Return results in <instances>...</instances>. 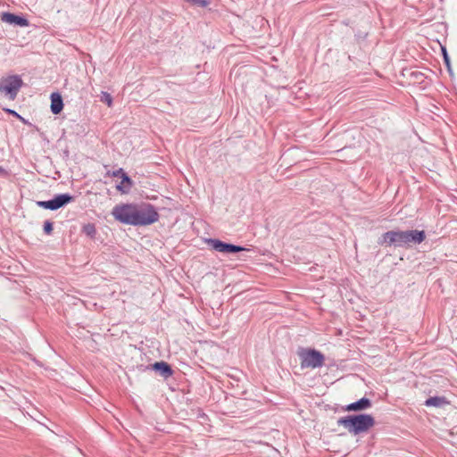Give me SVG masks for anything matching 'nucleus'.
Returning a JSON list of instances; mask_svg holds the SVG:
<instances>
[{"label": "nucleus", "mask_w": 457, "mask_h": 457, "mask_svg": "<svg viewBox=\"0 0 457 457\" xmlns=\"http://www.w3.org/2000/svg\"><path fill=\"white\" fill-rule=\"evenodd\" d=\"M136 204H116L112 210L115 220L121 224L134 226Z\"/></svg>", "instance_id": "20e7f679"}, {"label": "nucleus", "mask_w": 457, "mask_h": 457, "mask_svg": "<svg viewBox=\"0 0 457 457\" xmlns=\"http://www.w3.org/2000/svg\"><path fill=\"white\" fill-rule=\"evenodd\" d=\"M37 205L41 207V208H43V209L50 210L51 211L49 200H46V201H37Z\"/></svg>", "instance_id": "aec40b11"}, {"label": "nucleus", "mask_w": 457, "mask_h": 457, "mask_svg": "<svg viewBox=\"0 0 457 457\" xmlns=\"http://www.w3.org/2000/svg\"><path fill=\"white\" fill-rule=\"evenodd\" d=\"M50 99V109L52 113L59 114L63 109V101L62 96L57 92H54L51 94Z\"/></svg>", "instance_id": "ddd939ff"}, {"label": "nucleus", "mask_w": 457, "mask_h": 457, "mask_svg": "<svg viewBox=\"0 0 457 457\" xmlns=\"http://www.w3.org/2000/svg\"><path fill=\"white\" fill-rule=\"evenodd\" d=\"M9 112H10L11 113H12L13 115H16V116H18V117H19V114H18L15 111H12V110H10Z\"/></svg>", "instance_id": "a878e982"}, {"label": "nucleus", "mask_w": 457, "mask_h": 457, "mask_svg": "<svg viewBox=\"0 0 457 457\" xmlns=\"http://www.w3.org/2000/svg\"><path fill=\"white\" fill-rule=\"evenodd\" d=\"M75 197L69 193L55 195L49 200L51 211H56L73 202Z\"/></svg>", "instance_id": "1a4fd4ad"}, {"label": "nucleus", "mask_w": 457, "mask_h": 457, "mask_svg": "<svg viewBox=\"0 0 457 457\" xmlns=\"http://www.w3.org/2000/svg\"><path fill=\"white\" fill-rule=\"evenodd\" d=\"M378 244L386 246L404 247L406 246L404 231H387L382 234V236L378 238Z\"/></svg>", "instance_id": "423d86ee"}, {"label": "nucleus", "mask_w": 457, "mask_h": 457, "mask_svg": "<svg viewBox=\"0 0 457 457\" xmlns=\"http://www.w3.org/2000/svg\"><path fill=\"white\" fill-rule=\"evenodd\" d=\"M120 179V183L118 184L116 187L117 190L121 192L122 194L129 193L133 186V181L131 178L127 173H125Z\"/></svg>", "instance_id": "4468645a"}, {"label": "nucleus", "mask_w": 457, "mask_h": 457, "mask_svg": "<svg viewBox=\"0 0 457 457\" xmlns=\"http://www.w3.org/2000/svg\"><path fill=\"white\" fill-rule=\"evenodd\" d=\"M54 229V223L50 220H46L43 225L44 233L46 235H50Z\"/></svg>", "instance_id": "6ab92c4d"}, {"label": "nucleus", "mask_w": 457, "mask_h": 457, "mask_svg": "<svg viewBox=\"0 0 457 457\" xmlns=\"http://www.w3.org/2000/svg\"><path fill=\"white\" fill-rule=\"evenodd\" d=\"M82 233L91 239H94L96 235V228L94 223H87L82 227Z\"/></svg>", "instance_id": "dca6fc26"}, {"label": "nucleus", "mask_w": 457, "mask_h": 457, "mask_svg": "<svg viewBox=\"0 0 457 457\" xmlns=\"http://www.w3.org/2000/svg\"><path fill=\"white\" fill-rule=\"evenodd\" d=\"M160 215L154 205L149 203L136 204L135 227L152 225L159 220Z\"/></svg>", "instance_id": "f03ea898"}, {"label": "nucleus", "mask_w": 457, "mask_h": 457, "mask_svg": "<svg viewBox=\"0 0 457 457\" xmlns=\"http://www.w3.org/2000/svg\"><path fill=\"white\" fill-rule=\"evenodd\" d=\"M187 1L192 3L193 4H196L201 7H206L209 4L208 1H206V0H187Z\"/></svg>", "instance_id": "412c9836"}, {"label": "nucleus", "mask_w": 457, "mask_h": 457, "mask_svg": "<svg viewBox=\"0 0 457 457\" xmlns=\"http://www.w3.org/2000/svg\"><path fill=\"white\" fill-rule=\"evenodd\" d=\"M412 76H414L416 79H419L420 77H422L423 74L422 73H418V72H412L411 73Z\"/></svg>", "instance_id": "5701e85b"}, {"label": "nucleus", "mask_w": 457, "mask_h": 457, "mask_svg": "<svg viewBox=\"0 0 457 457\" xmlns=\"http://www.w3.org/2000/svg\"><path fill=\"white\" fill-rule=\"evenodd\" d=\"M297 355L302 369L321 368L325 362V355L314 348H299Z\"/></svg>", "instance_id": "7ed1b4c3"}, {"label": "nucleus", "mask_w": 457, "mask_h": 457, "mask_svg": "<svg viewBox=\"0 0 457 457\" xmlns=\"http://www.w3.org/2000/svg\"><path fill=\"white\" fill-rule=\"evenodd\" d=\"M100 100L103 103H105L108 106H112V96L104 91L101 92Z\"/></svg>", "instance_id": "a211bd4d"}, {"label": "nucleus", "mask_w": 457, "mask_h": 457, "mask_svg": "<svg viewBox=\"0 0 457 457\" xmlns=\"http://www.w3.org/2000/svg\"><path fill=\"white\" fill-rule=\"evenodd\" d=\"M342 23L345 26H348L350 21L348 20L343 21Z\"/></svg>", "instance_id": "393cba45"}, {"label": "nucleus", "mask_w": 457, "mask_h": 457, "mask_svg": "<svg viewBox=\"0 0 457 457\" xmlns=\"http://www.w3.org/2000/svg\"><path fill=\"white\" fill-rule=\"evenodd\" d=\"M375 424L372 415L367 413L347 415L337 420V425L342 426L350 434L359 435L368 431Z\"/></svg>", "instance_id": "f257e3e1"}, {"label": "nucleus", "mask_w": 457, "mask_h": 457, "mask_svg": "<svg viewBox=\"0 0 457 457\" xmlns=\"http://www.w3.org/2000/svg\"><path fill=\"white\" fill-rule=\"evenodd\" d=\"M405 241L406 246H409L411 244L419 245L422 243L426 238V234L424 230L418 229H411L405 230Z\"/></svg>", "instance_id": "9b49d317"}, {"label": "nucleus", "mask_w": 457, "mask_h": 457, "mask_svg": "<svg viewBox=\"0 0 457 457\" xmlns=\"http://www.w3.org/2000/svg\"><path fill=\"white\" fill-rule=\"evenodd\" d=\"M449 404V401L445 396H432L425 401V405L428 407H443Z\"/></svg>", "instance_id": "2eb2a0df"}, {"label": "nucleus", "mask_w": 457, "mask_h": 457, "mask_svg": "<svg viewBox=\"0 0 457 457\" xmlns=\"http://www.w3.org/2000/svg\"><path fill=\"white\" fill-rule=\"evenodd\" d=\"M146 369L154 370L156 373H158L160 376H162L164 378H168L173 374V370L171 366L163 361H156L153 364H150L146 367Z\"/></svg>", "instance_id": "9d476101"}, {"label": "nucleus", "mask_w": 457, "mask_h": 457, "mask_svg": "<svg viewBox=\"0 0 457 457\" xmlns=\"http://www.w3.org/2000/svg\"><path fill=\"white\" fill-rule=\"evenodd\" d=\"M205 242L212 249L222 253L230 254L248 251V249L244 246L227 243L217 238H207Z\"/></svg>", "instance_id": "0eeeda50"}, {"label": "nucleus", "mask_w": 457, "mask_h": 457, "mask_svg": "<svg viewBox=\"0 0 457 457\" xmlns=\"http://www.w3.org/2000/svg\"><path fill=\"white\" fill-rule=\"evenodd\" d=\"M7 172L5 171V170L0 166V175H6Z\"/></svg>", "instance_id": "b1692460"}, {"label": "nucleus", "mask_w": 457, "mask_h": 457, "mask_svg": "<svg viewBox=\"0 0 457 457\" xmlns=\"http://www.w3.org/2000/svg\"><path fill=\"white\" fill-rule=\"evenodd\" d=\"M125 173L126 172L122 168H119L118 170H113L111 175L115 178H121Z\"/></svg>", "instance_id": "4be33fe9"}, {"label": "nucleus", "mask_w": 457, "mask_h": 457, "mask_svg": "<svg viewBox=\"0 0 457 457\" xmlns=\"http://www.w3.org/2000/svg\"><path fill=\"white\" fill-rule=\"evenodd\" d=\"M371 406V401L367 397H362L356 402L349 403L345 407L347 411H360L366 410Z\"/></svg>", "instance_id": "f8f14e48"}, {"label": "nucleus", "mask_w": 457, "mask_h": 457, "mask_svg": "<svg viewBox=\"0 0 457 457\" xmlns=\"http://www.w3.org/2000/svg\"><path fill=\"white\" fill-rule=\"evenodd\" d=\"M23 81L19 75H10L0 79V92L4 93L10 99L14 100Z\"/></svg>", "instance_id": "39448f33"}, {"label": "nucleus", "mask_w": 457, "mask_h": 457, "mask_svg": "<svg viewBox=\"0 0 457 457\" xmlns=\"http://www.w3.org/2000/svg\"><path fill=\"white\" fill-rule=\"evenodd\" d=\"M441 52H442L443 59H444V63L446 66L448 71L451 72L452 71V70H451V61H450V57L448 55V53H447V50H446L445 46H441Z\"/></svg>", "instance_id": "f3484780"}, {"label": "nucleus", "mask_w": 457, "mask_h": 457, "mask_svg": "<svg viewBox=\"0 0 457 457\" xmlns=\"http://www.w3.org/2000/svg\"><path fill=\"white\" fill-rule=\"evenodd\" d=\"M0 19L3 22L15 27L24 28L29 25V21L25 16L15 14L9 12H2L0 15Z\"/></svg>", "instance_id": "6e6552de"}]
</instances>
